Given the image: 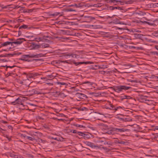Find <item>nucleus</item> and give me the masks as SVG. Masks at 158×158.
<instances>
[{"label": "nucleus", "mask_w": 158, "mask_h": 158, "mask_svg": "<svg viewBox=\"0 0 158 158\" xmlns=\"http://www.w3.org/2000/svg\"><path fill=\"white\" fill-rule=\"evenodd\" d=\"M71 62L73 63L76 66H77L80 64H92L93 63V62L91 61H86V62H75L74 60H73L71 61L70 60H67L65 61H60L59 62H56V61H53L52 62V64H59L60 63H67L68 64H70Z\"/></svg>", "instance_id": "obj_1"}, {"label": "nucleus", "mask_w": 158, "mask_h": 158, "mask_svg": "<svg viewBox=\"0 0 158 158\" xmlns=\"http://www.w3.org/2000/svg\"><path fill=\"white\" fill-rule=\"evenodd\" d=\"M111 88L115 92L118 93H119L121 92H122L123 90H128L131 88V87L125 85H120L111 87Z\"/></svg>", "instance_id": "obj_2"}, {"label": "nucleus", "mask_w": 158, "mask_h": 158, "mask_svg": "<svg viewBox=\"0 0 158 158\" xmlns=\"http://www.w3.org/2000/svg\"><path fill=\"white\" fill-rule=\"evenodd\" d=\"M115 101L113 100V103H111L110 102H108V104L110 106V107H109L106 106V108L107 109L110 110H114V111L115 112L119 109H123V107L120 106H117L114 103V101Z\"/></svg>", "instance_id": "obj_3"}, {"label": "nucleus", "mask_w": 158, "mask_h": 158, "mask_svg": "<svg viewBox=\"0 0 158 158\" xmlns=\"http://www.w3.org/2000/svg\"><path fill=\"white\" fill-rule=\"evenodd\" d=\"M113 130L115 132L118 134H122L124 132L128 131L129 130L127 129H125L122 127H117L113 128Z\"/></svg>", "instance_id": "obj_4"}, {"label": "nucleus", "mask_w": 158, "mask_h": 158, "mask_svg": "<svg viewBox=\"0 0 158 158\" xmlns=\"http://www.w3.org/2000/svg\"><path fill=\"white\" fill-rule=\"evenodd\" d=\"M55 83L58 86L62 88H65L66 86L68 85V84L67 83L62 81L61 80L57 81Z\"/></svg>", "instance_id": "obj_5"}, {"label": "nucleus", "mask_w": 158, "mask_h": 158, "mask_svg": "<svg viewBox=\"0 0 158 158\" xmlns=\"http://www.w3.org/2000/svg\"><path fill=\"white\" fill-rule=\"evenodd\" d=\"M42 54H36V55L34 54H30V55H25L23 56V57L24 59H26L27 57L29 58H34V57H40L41 56L40 55Z\"/></svg>", "instance_id": "obj_6"}, {"label": "nucleus", "mask_w": 158, "mask_h": 158, "mask_svg": "<svg viewBox=\"0 0 158 158\" xmlns=\"http://www.w3.org/2000/svg\"><path fill=\"white\" fill-rule=\"evenodd\" d=\"M148 21H141L142 23L147 24L151 26H156V24L154 22L156 21V20H152L151 19H147Z\"/></svg>", "instance_id": "obj_7"}, {"label": "nucleus", "mask_w": 158, "mask_h": 158, "mask_svg": "<svg viewBox=\"0 0 158 158\" xmlns=\"http://www.w3.org/2000/svg\"><path fill=\"white\" fill-rule=\"evenodd\" d=\"M23 41H26L25 39L24 38H19L17 39V40L14 42H12L13 44H16L17 45H19L22 44Z\"/></svg>", "instance_id": "obj_8"}, {"label": "nucleus", "mask_w": 158, "mask_h": 158, "mask_svg": "<svg viewBox=\"0 0 158 158\" xmlns=\"http://www.w3.org/2000/svg\"><path fill=\"white\" fill-rule=\"evenodd\" d=\"M84 18L85 19L86 22L88 23H89L95 19L94 17L90 16H84Z\"/></svg>", "instance_id": "obj_9"}, {"label": "nucleus", "mask_w": 158, "mask_h": 158, "mask_svg": "<svg viewBox=\"0 0 158 158\" xmlns=\"http://www.w3.org/2000/svg\"><path fill=\"white\" fill-rule=\"evenodd\" d=\"M84 143L86 145L89 146L92 148H95V147H98V146H95V145L94 143L86 141L84 142Z\"/></svg>", "instance_id": "obj_10"}, {"label": "nucleus", "mask_w": 158, "mask_h": 158, "mask_svg": "<svg viewBox=\"0 0 158 158\" xmlns=\"http://www.w3.org/2000/svg\"><path fill=\"white\" fill-rule=\"evenodd\" d=\"M38 73H29L27 74V78H34L35 77L38 76V75H40Z\"/></svg>", "instance_id": "obj_11"}, {"label": "nucleus", "mask_w": 158, "mask_h": 158, "mask_svg": "<svg viewBox=\"0 0 158 158\" xmlns=\"http://www.w3.org/2000/svg\"><path fill=\"white\" fill-rule=\"evenodd\" d=\"M10 44H11V46H13L12 42L9 41H7L1 44V47H2L3 46H6L8 45H10Z\"/></svg>", "instance_id": "obj_12"}, {"label": "nucleus", "mask_w": 158, "mask_h": 158, "mask_svg": "<svg viewBox=\"0 0 158 158\" xmlns=\"http://www.w3.org/2000/svg\"><path fill=\"white\" fill-rule=\"evenodd\" d=\"M76 95L78 97L80 98L83 99L86 96V95L85 94L81 93H77Z\"/></svg>", "instance_id": "obj_13"}, {"label": "nucleus", "mask_w": 158, "mask_h": 158, "mask_svg": "<svg viewBox=\"0 0 158 158\" xmlns=\"http://www.w3.org/2000/svg\"><path fill=\"white\" fill-rule=\"evenodd\" d=\"M71 56L72 57H74L76 58H78L79 55H76V54H73L72 53H69L68 54L65 55L64 56Z\"/></svg>", "instance_id": "obj_14"}, {"label": "nucleus", "mask_w": 158, "mask_h": 158, "mask_svg": "<svg viewBox=\"0 0 158 158\" xmlns=\"http://www.w3.org/2000/svg\"><path fill=\"white\" fill-rule=\"evenodd\" d=\"M56 73H53L51 74H48L47 76L48 78L50 79H53L56 76Z\"/></svg>", "instance_id": "obj_15"}, {"label": "nucleus", "mask_w": 158, "mask_h": 158, "mask_svg": "<svg viewBox=\"0 0 158 158\" xmlns=\"http://www.w3.org/2000/svg\"><path fill=\"white\" fill-rule=\"evenodd\" d=\"M106 133L109 135H114L115 134V131L113 130V128L112 129L108 130Z\"/></svg>", "instance_id": "obj_16"}, {"label": "nucleus", "mask_w": 158, "mask_h": 158, "mask_svg": "<svg viewBox=\"0 0 158 158\" xmlns=\"http://www.w3.org/2000/svg\"><path fill=\"white\" fill-rule=\"evenodd\" d=\"M123 119L124 121L125 122H130L132 121V119L128 116H127L126 117L124 118Z\"/></svg>", "instance_id": "obj_17"}, {"label": "nucleus", "mask_w": 158, "mask_h": 158, "mask_svg": "<svg viewBox=\"0 0 158 158\" xmlns=\"http://www.w3.org/2000/svg\"><path fill=\"white\" fill-rule=\"evenodd\" d=\"M58 15H59V16H61L62 15L60 13V12H55L53 14H51L49 15L50 16H57Z\"/></svg>", "instance_id": "obj_18"}, {"label": "nucleus", "mask_w": 158, "mask_h": 158, "mask_svg": "<svg viewBox=\"0 0 158 158\" xmlns=\"http://www.w3.org/2000/svg\"><path fill=\"white\" fill-rule=\"evenodd\" d=\"M4 67H6V69H7L8 68H15V69H17L18 68H22L15 66V65H13L12 66H7L6 65V66H4Z\"/></svg>", "instance_id": "obj_19"}, {"label": "nucleus", "mask_w": 158, "mask_h": 158, "mask_svg": "<svg viewBox=\"0 0 158 158\" xmlns=\"http://www.w3.org/2000/svg\"><path fill=\"white\" fill-rule=\"evenodd\" d=\"M110 8L111 10H113L115 9H118L120 10H122V9L121 8V7H118V6L114 7V6H110Z\"/></svg>", "instance_id": "obj_20"}, {"label": "nucleus", "mask_w": 158, "mask_h": 158, "mask_svg": "<svg viewBox=\"0 0 158 158\" xmlns=\"http://www.w3.org/2000/svg\"><path fill=\"white\" fill-rule=\"evenodd\" d=\"M42 38L43 41H45L46 42H48L49 41V40L47 39L45 35L43 36L42 37Z\"/></svg>", "instance_id": "obj_21"}, {"label": "nucleus", "mask_w": 158, "mask_h": 158, "mask_svg": "<svg viewBox=\"0 0 158 158\" xmlns=\"http://www.w3.org/2000/svg\"><path fill=\"white\" fill-rule=\"evenodd\" d=\"M105 72H106V73H105V75H108L111 74V73H112V72H115V70H113L112 71H105Z\"/></svg>", "instance_id": "obj_22"}, {"label": "nucleus", "mask_w": 158, "mask_h": 158, "mask_svg": "<svg viewBox=\"0 0 158 158\" xmlns=\"http://www.w3.org/2000/svg\"><path fill=\"white\" fill-rule=\"evenodd\" d=\"M41 46L42 47L44 48H48L49 47V44L45 43L42 44H41Z\"/></svg>", "instance_id": "obj_23"}, {"label": "nucleus", "mask_w": 158, "mask_h": 158, "mask_svg": "<svg viewBox=\"0 0 158 158\" xmlns=\"http://www.w3.org/2000/svg\"><path fill=\"white\" fill-rule=\"evenodd\" d=\"M104 144L105 145H108L109 147H110V146L112 145V144L110 143V142H107L106 140L104 141Z\"/></svg>", "instance_id": "obj_24"}, {"label": "nucleus", "mask_w": 158, "mask_h": 158, "mask_svg": "<svg viewBox=\"0 0 158 158\" xmlns=\"http://www.w3.org/2000/svg\"><path fill=\"white\" fill-rule=\"evenodd\" d=\"M27 139L31 141H33L35 139L33 137V136L32 135H31V137L27 136Z\"/></svg>", "instance_id": "obj_25"}, {"label": "nucleus", "mask_w": 158, "mask_h": 158, "mask_svg": "<svg viewBox=\"0 0 158 158\" xmlns=\"http://www.w3.org/2000/svg\"><path fill=\"white\" fill-rule=\"evenodd\" d=\"M14 55H15V54H6L5 55H0V57H7L8 56H10V55L11 56H13Z\"/></svg>", "instance_id": "obj_26"}, {"label": "nucleus", "mask_w": 158, "mask_h": 158, "mask_svg": "<svg viewBox=\"0 0 158 158\" xmlns=\"http://www.w3.org/2000/svg\"><path fill=\"white\" fill-rule=\"evenodd\" d=\"M27 27L28 26L27 25L24 24L20 26L19 28V29L20 30L22 28L26 29L27 28Z\"/></svg>", "instance_id": "obj_27"}, {"label": "nucleus", "mask_w": 158, "mask_h": 158, "mask_svg": "<svg viewBox=\"0 0 158 158\" xmlns=\"http://www.w3.org/2000/svg\"><path fill=\"white\" fill-rule=\"evenodd\" d=\"M35 40L37 42L43 41L42 37H37L35 38Z\"/></svg>", "instance_id": "obj_28"}, {"label": "nucleus", "mask_w": 158, "mask_h": 158, "mask_svg": "<svg viewBox=\"0 0 158 158\" xmlns=\"http://www.w3.org/2000/svg\"><path fill=\"white\" fill-rule=\"evenodd\" d=\"M74 126L76 127H80V128H81V127L85 128V126H83L82 125H79V124H75L74 125Z\"/></svg>", "instance_id": "obj_29"}, {"label": "nucleus", "mask_w": 158, "mask_h": 158, "mask_svg": "<svg viewBox=\"0 0 158 158\" xmlns=\"http://www.w3.org/2000/svg\"><path fill=\"white\" fill-rule=\"evenodd\" d=\"M127 143L126 141L120 140L119 144H120L126 145Z\"/></svg>", "instance_id": "obj_30"}, {"label": "nucleus", "mask_w": 158, "mask_h": 158, "mask_svg": "<svg viewBox=\"0 0 158 158\" xmlns=\"http://www.w3.org/2000/svg\"><path fill=\"white\" fill-rule=\"evenodd\" d=\"M118 100L121 101H123L124 99H125V97H124V96H119L118 97Z\"/></svg>", "instance_id": "obj_31"}, {"label": "nucleus", "mask_w": 158, "mask_h": 158, "mask_svg": "<svg viewBox=\"0 0 158 158\" xmlns=\"http://www.w3.org/2000/svg\"><path fill=\"white\" fill-rule=\"evenodd\" d=\"M66 11H76V10L75 9H73L72 8H69L66 9Z\"/></svg>", "instance_id": "obj_32"}, {"label": "nucleus", "mask_w": 158, "mask_h": 158, "mask_svg": "<svg viewBox=\"0 0 158 158\" xmlns=\"http://www.w3.org/2000/svg\"><path fill=\"white\" fill-rule=\"evenodd\" d=\"M78 133L79 134V135H81L85 137L86 135H87L86 134H84L82 132H78Z\"/></svg>", "instance_id": "obj_33"}, {"label": "nucleus", "mask_w": 158, "mask_h": 158, "mask_svg": "<svg viewBox=\"0 0 158 158\" xmlns=\"http://www.w3.org/2000/svg\"><path fill=\"white\" fill-rule=\"evenodd\" d=\"M18 156V155H14L13 154H11L10 155V157H14V158H17Z\"/></svg>", "instance_id": "obj_34"}, {"label": "nucleus", "mask_w": 158, "mask_h": 158, "mask_svg": "<svg viewBox=\"0 0 158 158\" xmlns=\"http://www.w3.org/2000/svg\"><path fill=\"white\" fill-rule=\"evenodd\" d=\"M54 139L55 140H56L60 141H63V139H64V138H61L60 139V138L58 139L57 138H54Z\"/></svg>", "instance_id": "obj_35"}, {"label": "nucleus", "mask_w": 158, "mask_h": 158, "mask_svg": "<svg viewBox=\"0 0 158 158\" xmlns=\"http://www.w3.org/2000/svg\"><path fill=\"white\" fill-rule=\"evenodd\" d=\"M124 97H125V99H132V98L129 96L124 95Z\"/></svg>", "instance_id": "obj_36"}, {"label": "nucleus", "mask_w": 158, "mask_h": 158, "mask_svg": "<svg viewBox=\"0 0 158 158\" xmlns=\"http://www.w3.org/2000/svg\"><path fill=\"white\" fill-rule=\"evenodd\" d=\"M136 35V37L137 38H138L139 39H141L142 36L140 34H137V35Z\"/></svg>", "instance_id": "obj_37"}, {"label": "nucleus", "mask_w": 158, "mask_h": 158, "mask_svg": "<svg viewBox=\"0 0 158 158\" xmlns=\"http://www.w3.org/2000/svg\"><path fill=\"white\" fill-rule=\"evenodd\" d=\"M129 81L131 82H138V81L137 80H131V79L129 80Z\"/></svg>", "instance_id": "obj_38"}, {"label": "nucleus", "mask_w": 158, "mask_h": 158, "mask_svg": "<svg viewBox=\"0 0 158 158\" xmlns=\"http://www.w3.org/2000/svg\"><path fill=\"white\" fill-rule=\"evenodd\" d=\"M110 1L112 2H113L114 3H115V2H120V1H117L115 0H110Z\"/></svg>", "instance_id": "obj_39"}, {"label": "nucleus", "mask_w": 158, "mask_h": 158, "mask_svg": "<svg viewBox=\"0 0 158 158\" xmlns=\"http://www.w3.org/2000/svg\"><path fill=\"white\" fill-rule=\"evenodd\" d=\"M77 4H71L69 6V7H72V6H74L77 8Z\"/></svg>", "instance_id": "obj_40"}, {"label": "nucleus", "mask_w": 158, "mask_h": 158, "mask_svg": "<svg viewBox=\"0 0 158 158\" xmlns=\"http://www.w3.org/2000/svg\"><path fill=\"white\" fill-rule=\"evenodd\" d=\"M99 73H100L101 74H102L105 75V73L106 72L102 70L101 71H99Z\"/></svg>", "instance_id": "obj_41"}, {"label": "nucleus", "mask_w": 158, "mask_h": 158, "mask_svg": "<svg viewBox=\"0 0 158 158\" xmlns=\"http://www.w3.org/2000/svg\"><path fill=\"white\" fill-rule=\"evenodd\" d=\"M83 84H87L89 85H92V83L91 82H89V81H87V82H85L83 83Z\"/></svg>", "instance_id": "obj_42"}, {"label": "nucleus", "mask_w": 158, "mask_h": 158, "mask_svg": "<svg viewBox=\"0 0 158 158\" xmlns=\"http://www.w3.org/2000/svg\"><path fill=\"white\" fill-rule=\"evenodd\" d=\"M77 8L81 7L82 6L80 3L77 4Z\"/></svg>", "instance_id": "obj_43"}, {"label": "nucleus", "mask_w": 158, "mask_h": 158, "mask_svg": "<svg viewBox=\"0 0 158 158\" xmlns=\"http://www.w3.org/2000/svg\"><path fill=\"white\" fill-rule=\"evenodd\" d=\"M102 146V145H100V146H98V145H95V146H98V147H95V148H98L99 149H101V146Z\"/></svg>", "instance_id": "obj_44"}, {"label": "nucleus", "mask_w": 158, "mask_h": 158, "mask_svg": "<svg viewBox=\"0 0 158 158\" xmlns=\"http://www.w3.org/2000/svg\"><path fill=\"white\" fill-rule=\"evenodd\" d=\"M10 49H11V48L10 47L9 48H8V49H3L2 51H0V52H1L2 51H7L8 50Z\"/></svg>", "instance_id": "obj_45"}, {"label": "nucleus", "mask_w": 158, "mask_h": 158, "mask_svg": "<svg viewBox=\"0 0 158 158\" xmlns=\"http://www.w3.org/2000/svg\"><path fill=\"white\" fill-rule=\"evenodd\" d=\"M35 47L36 48H40V45L38 44H36L35 45Z\"/></svg>", "instance_id": "obj_46"}, {"label": "nucleus", "mask_w": 158, "mask_h": 158, "mask_svg": "<svg viewBox=\"0 0 158 158\" xmlns=\"http://www.w3.org/2000/svg\"><path fill=\"white\" fill-rule=\"evenodd\" d=\"M95 67H97V65H92V68H91L90 69H96L95 68Z\"/></svg>", "instance_id": "obj_47"}, {"label": "nucleus", "mask_w": 158, "mask_h": 158, "mask_svg": "<svg viewBox=\"0 0 158 158\" xmlns=\"http://www.w3.org/2000/svg\"><path fill=\"white\" fill-rule=\"evenodd\" d=\"M21 136L23 137V138H27V136L26 135H25V134H22L21 135Z\"/></svg>", "instance_id": "obj_48"}, {"label": "nucleus", "mask_w": 158, "mask_h": 158, "mask_svg": "<svg viewBox=\"0 0 158 158\" xmlns=\"http://www.w3.org/2000/svg\"><path fill=\"white\" fill-rule=\"evenodd\" d=\"M120 140L117 139V140H115L114 142L116 143H118L119 144Z\"/></svg>", "instance_id": "obj_49"}, {"label": "nucleus", "mask_w": 158, "mask_h": 158, "mask_svg": "<svg viewBox=\"0 0 158 158\" xmlns=\"http://www.w3.org/2000/svg\"><path fill=\"white\" fill-rule=\"evenodd\" d=\"M34 60H35V61H39V60H42L43 61V60L42 59H34Z\"/></svg>", "instance_id": "obj_50"}, {"label": "nucleus", "mask_w": 158, "mask_h": 158, "mask_svg": "<svg viewBox=\"0 0 158 158\" xmlns=\"http://www.w3.org/2000/svg\"><path fill=\"white\" fill-rule=\"evenodd\" d=\"M22 34V32L21 31L19 30L18 31V35L19 36L21 35Z\"/></svg>", "instance_id": "obj_51"}, {"label": "nucleus", "mask_w": 158, "mask_h": 158, "mask_svg": "<svg viewBox=\"0 0 158 158\" xmlns=\"http://www.w3.org/2000/svg\"><path fill=\"white\" fill-rule=\"evenodd\" d=\"M9 40L10 41V42H14L15 40L14 39H9Z\"/></svg>", "instance_id": "obj_52"}, {"label": "nucleus", "mask_w": 158, "mask_h": 158, "mask_svg": "<svg viewBox=\"0 0 158 158\" xmlns=\"http://www.w3.org/2000/svg\"><path fill=\"white\" fill-rule=\"evenodd\" d=\"M104 141L100 140L98 141V143H104Z\"/></svg>", "instance_id": "obj_53"}, {"label": "nucleus", "mask_w": 158, "mask_h": 158, "mask_svg": "<svg viewBox=\"0 0 158 158\" xmlns=\"http://www.w3.org/2000/svg\"><path fill=\"white\" fill-rule=\"evenodd\" d=\"M102 148L104 150H107L108 149V148L107 147H102Z\"/></svg>", "instance_id": "obj_54"}, {"label": "nucleus", "mask_w": 158, "mask_h": 158, "mask_svg": "<svg viewBox=\"0 0 158 158\" xmlns=\"http://www.w3.org/2000/svg\"><path fill=\"white\" fill-rule=\"evenodd\" d=\"M73 133H77V131L75 130H73Z\"/></svg>", "instance_id": "obj_55"}, {"label": "nucleus", "mask_w": 158, "mask_h": 158, "mask_svg": "<svg viewBox=\"0 0 158 158\" xmlns=\"http://www.w3.org/2000/svg\"><path fill=\"white\" fill-rule=\"evenodd\" d=\"M98 125L99 126H103L104 124L103 123H100L98 124Z\"/></svg>", "instance_id": "obj_56"}, {"label": "nucleus", "mask_w": 158, "mask_h": 158, "mask_svg": "<svg viewBox=\"0 0 158 158\" xmlns=\"http://www.w3.org/2000/svg\"><path fill=\"white\" fill-rule=\"evenodd\" d=\"M106 68V67H105L104 66H103V67H98V69H105V68Z\"/></svg>", "instance_id": "obj_57"}, {"label": "nucleus", "mask_w": 158, "mask_h": 158, "mask_svg": "<svg viewBox=\"0 0 158 158\" xmlns=\"http://www.w3.org/2000/svg\"><path fill=\"white\" fill-rule=\"evenodd\" d=\"M20 60H24V61H29V60H25L24 59H22V58H21L20 59Z\"/></svg>", "instance_id": "obj_58"}, {"label": "nucleus", "mask_w": 158, "mask_h": 158, "mask_svg": "<svg viewBox=\"0 0 158 158\" xmlns=\"http://www.w3.org/2000/svg\"><path fill=\"white\" fill-rule=\"evenodd\" d=\"M7 6H4L2 7V9H5V8H7Z\"/></svg>", "instance_id": "obj_59"}, {"label": "nucleus", "mask_w": 158, "mask_h": 158, "mask_svg": "<svg viewBox=\"0 0 158 158\" xmlns=\"http://www.w3.org/2000/svg\"><path fill=\"white\" fill-rule=\"evenodd\" d=\"M21 7L20 6H15V8H19Z\"/></svg>", "instance_id": "obj_60"}, {"label": "nucleus", "mask_w": 158, "mask_h": 158, "mask_svg": "<svg viewBox=\"0 0 158 158\" xmlns=\"http://www.w3.org/2000/svg\"><path fill=\"white\" fill-rule=\"evenodd\" d=\"M20 83L22 84V85H24V83L23 82V81H21L20 82Z\"/></svg>", "instance_id": "obj_61"}, {"label": "nucleus", "mask_w": 158, "mask_h": 158, "mask_svg": "<svg viewBox=\"0 0 158 158\" xmlns=\"http://www.w3.org/2000/svg\"><path fill=\"white\" fill-rule=\"evenodd\" d=\"M22 157L20 156H17V158H22Z\"/></svg>", "instance_id": "obj_62"}, {"label": "nucleus", "mask_w": 158, "mask_h": 158, "mask_svg": "<svg viewBox=\"0 0 158 158\" xmlns=\"http://www.w3.org/2000/svg\"><path fill=\"white\" fill-rule=\"evenodd\" d=\"M155 129L158 130V126L156 127L155 128Z\"/></svg>", "instance_id": "obj_63"}, {"label": "nucleus", "mask_w": 158, "mask_h": 158, "mask_svg": "<svg viewBox=\"0 0 158 158\" xmlns=\"http://www.w3.org/2000/svg\"><path fill=\"white\" fill-rule=\"evenodd\" d=\"M157 139H158V134L156 135V139L157 140Z\"/></svg>", "instance_id": "obj_64"}]
</instances>
